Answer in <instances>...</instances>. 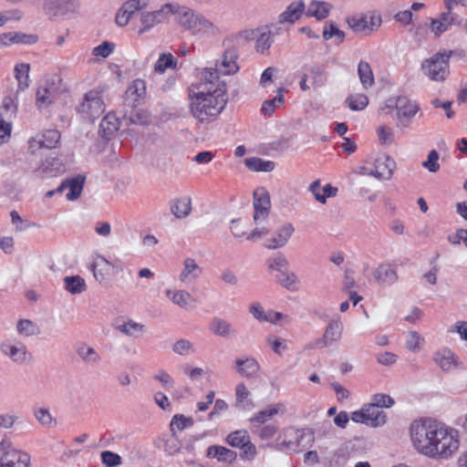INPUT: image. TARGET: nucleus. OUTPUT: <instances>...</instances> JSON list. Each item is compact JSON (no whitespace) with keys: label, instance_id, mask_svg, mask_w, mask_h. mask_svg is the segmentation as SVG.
I'll return each instance as SVG.
<instances>
[{"label":"nucleus","instance_id":"nucleus-1","mask_svg":"<svg viewBox=\"0 0 467 467\" xmlns=\"http://www.w3.org/2000/svg\"><path fill=\"white\" fill-rule=\"evenodd\" d=\"M410 432L415 450L430 459H448L459 449L457 431L436 420H414Z\"/></svg>","mask_w":467,"mask_h":467},{"label":"nucleus","instance_id":"nucleus-2","mask_svg":"<svg viewBox=\"0 0 467 467\" xmlns=\"http://www.w3.org/2000/svg\"><path fill=\"white\" fill-rule=\"evenodd\" d=\"M190 111L200 123L214 121L227 103L226 87L223 82L205 85L199 92L190 93Z\"/></svg>","mask_w":467,"mask_h":467},{"label":"nucleus","instance_id":"nucleus-3","mask_svg":"<svg viewBox=\"0 0 467 467\" xmlns=\"http://www.w3.org/2000/svg\"><path fill=\"white\" fill-rule=\"evenodd\" d=\"M179 23L192 35L214 34L217 28L203 15L188 7H181L178 11Z\"/></svg>","mask_w":467,"mask_h":467},{"label":"nucleus","instance_id":"nucleus-4","mask_svg":"<svg viewBox=\"0 0 467 467\" xmlns=\"http://www.w3.org/2000/svg\"><path fill=\"white\" fill-rule=\"evenodd\" d=\"M239 57L238 49L235 47H227L222 57L215 63V69H209L205 71L204 78L206 80L205 85H213L214 80L218 81L219 74L222 75H233L239 70L237 65V59Z\"/></svg>","mask_w":467,"mask_h":467},{"label":"nucleus","instance_id":"nucleus-5","mask_svg":"<svg viewBox=\"0 0 467 467\" xmlns=\"http://www.w3.org/2000/svg\"><path fill=\"white\" fill-rule=\"evenodd\" d=\"M451 56L452 51H440L424 59L421 63L423 73L433 81H444L450 74L449 62Z\"/></svg>","mask_w":467,"mask_h":467},{"label":"nucleus","instance_id":"nucleus-6","mask_svg":"<svg viewBox=\"0 0 467 467\" xmlns=\"http://www.w3.org/2000/svg\"><path fill=\"white\" fill-rule=\"evenodd\" d=\"M419 106L416 102L410 100L407 97H398L396 102V116L398 128H408L410 124V119L419 111Z\"/></svg>","mask_w":467,"mask_h":467},{"label":"nucleus","instance_id":"nucleus-7","mask_svg":"<svg viewBox=\"0 0 467 467\" xmlns=\"http://www.w3.org/2000/svg\"><path fill=\"white\" fill-rule=\"evenodd\" d=\"M78 111L88 119H96L104 111V103L99 93L90 90L86 93L83 102L78 107Z\"/></svg>","mask_w":467,"mask_h":467},{"label":"nucleus","instance_id":"nucleus-8","mask_svg":"<svg viewBox=\"0 0 467 467\" xmlns=\"http://www.w3.org/2000/svg\"><path fill=\"white\" fill-rule=\"evenodd\" d=\"M372 275L375 282L380 286H390L399 280L395 267L389 263L379 265L374 269Z\"/></svg>","mask_w":467,"mask_h":467},{"label":"nucleus","instance_id":"nucleus-9","mask_svg":"<svg viewBox=\"0 0 467 467\" xmlns=\"http://www.w3.org/2000/svg\"><path fill=\"white\" fill-rule=\"evenodd\" d=\"M373 169L369 170L368 175L379 180H389L396 168L395 161L389 155L375 160Z\"/></svg>","mask_w":467,"mask_h":467},{"label":"nucleus","instance_id":"nucleus-10","mask_svg":"<svg viewBox=\"0 0 467 467\" xmlns=\"http://www.w3.org/2000/svg\"><path fill=\"white\" fill-rule=\"evenodd\" d=\"M271 207L269 192L264 188H256L254 192V220L268 215Z\"/></svg>","mask_w":467,"mask_h":467},{"label":"nucleus","instance_id":"nucleus-11","mask_svg":"<svg viewBox=\"0 0 467 467\" xmlns=\"http://www.w3.org/2000/svg\"><path fill=\"white\" fill-rule=\"evenodd\" d=\"M303 69L305 71L303 74L307 77L313 89L317 90L325 86L327 80L325 65L317 63L306 65Z\"/></svg>","mask_w":467,"mask_h":467},{"label":"nucleus","instance_id":"nucleus-12","mask_svg":"<svg viewBox=\"0 0 467 467\" xmlns=\"http://www.w3.org/2000/svg\"><path fill=\"white\" fill-rule=\"evenodd\" d=\"M209 330L214 336L224 339H234L237 337V330L226 319L219 317H214L211 320Z\"/></svg>","mask_w":467,"mask_h":467},{"label":"nucleus","instance_id":"nucleus-13","mask_svg":"<svg viewBox=\"0 0 467 467\" xmlns=\"http://www.w3.org/2000/svg\"><path fill=\"white\" fill-rule=\"evenodd\" d=\"M65 170L66 167L62 160L57 157H48L34 169L33 172L36 176L54 177L63 173Z\"/></svg>","mask_w":467,"mask_h":467},{"label":"nucleus","instance_id":"nucleus-14","mask_svg":"<svg viewBox=\"0 0 467 467\" xmlns=\"http://www.w3.org/2000/svg\"><path fill=\"white\" fill-rule=\"evenodd\" d=\"M0 349L3 354L17 364H24L26 360L32 358L31 353L28 352L26 347L21 342H18L16 345L3 343L0 346Z\"/></svg>","mask_w":467,"mask_h":467},{"label":"nucleus","instance_id":"nucleus-15","mask_svg":"<svg viewBox=\"0 0 467 467\" xmlns=\"http://www.w3.org/2000/svg\"><path fill=\"white\" fill-rule=\"evenodd\" d=\"M73 8L71 0H43V10L49 18L66 15Z\"/></svg>","mask_w":467,"mask_h":467},{"label":"nucleus","instance_id":"nucleus-16","mask_svg":"<svg viewBox=\"0 0 467 467\" xmlns=\"http://www.w3.org/2000/svg\"><path fill=\"white\" fill-rule=\"evenodd\" d=\"M306 10V4L303 0L292 2L284 12L278 16L279 24H294L299 20Z\"/></svg>","mask_w":467,"mask_h":467},{"label":"nucleus","instance_id":"nucleus-17","mask_svg":"<svg viewBox=\"0 0 467 467\" xmlns=\"http://www.w3.org/2000/svg\"><path fill=\"white\" fill-rule=\"evenodd\" d=\"M342 330V322L338 319H332L326 327L323 337L317 340V345L324 348L332 342L337 341L341 337Z\"/></svg>","mask_w":467,"mask_h":467},{"label":"nucleus","instance_id":"nucleus-18","mask_svg":"<svg viewBox=\"0 0 467 467\" xmlns=\"http://www.w3.org/2000/svg\"><path fill=\"white\" fill-rule=\"evenodd\" d=\"M295 228L292 223H286L277 229L275 236L268 240L265 246L268 249H276L286 244L293 234Z\"/></svg>","mask_w":467,"mask_h":467},{"label":"nucleus","instance_id":"nucleus-19","mask_svg":"<svg viewBox=\"0 0 467 467\" xmlns=\"http://www.w3.org/2000/svg\"><path fill=\"white\" fill-rule=\"evenodd\" d=\"M146 94V84L143 79L137 78L132 81V83L128 87L125 99L124 105L125 107H133V104L139 99H141Z\"/></svg>","mask_w":467,"mask_h":467},{"label":"nucleus","instance_id":"nucleus-20","mask_svg":"<svg viewBox=\"0 0 467 467\" xmlns=\"http://www.w3.org/2000/svg\"><path fill=\"white\" fill-rule=\"evenodd\" d=\"M112 269V265L103 256L98 255L92 265L91 271L94 277L100 284L108 280Z\"/></svg>","mask_w":467,"mask_h":467},{"label":"nucleus","instance_id":"nucleus-21","mask_svg":"<svg viewBox=\"0 0 467 467\" xmlns=\"http://www.w3.org/2000/svg\"><path fill=\"white\" fill-rule=\"evenodd\" d=\"M130 109H126L123 113L122 119L127 121V124L134 125H149L150 121V114L147 110L142 109H137V106L133 104V107H130Z\"/></svg>","mask_w":467,"mask_h":467},{"label":"nucleus","instance_id":"nucleus-22","mask_svg":"<svg viewBox=\"0 0 467 467\" xmlns=\"http://www.w3.org/2000/svg\"><path fill=\"white\" fill-rule=\"evenodd\" d=\"M54 85V81L50 83L47 80L43 85L38 87L36 93V105L38 109L46 108L52 104L55 90Z\"/></svg>","mask_w":467,"mask_h":467},{"label":"nucleus","instance_id":"nucleus-23","mask_svg":"<svg viewBox=\"0 0 467 467\" xmlns=\"http://www.w3.org/2000/svg\"><path fill=\"white\" fill-rule=\"evenodd\" d=\"M206 456L215 458L218 462L233 463L237 458V453L224 446L211 445L207 448Z\"/></svg>","mask_w":467,"mask_h":467},{"label":"nucleus","instance_id":"nucleus-24","mask_svg":"<svg viewBox=\"0 0 467 467\" xmlns=\"http://www.w3.org/2000/svg\"><path fill=\"white\" fill-rule=\"evenodd\" d=\"M309 191L313 193L317 202L324 204L327 202V198L335 197L338 190L337 187L327 183L322 188L321 192L320 181L317 180L310 184Z\"/></svg>","mask_w":467,"mask_h":467},{"label":"nucleus","instance_id":"nucleus-25","mask_svg":"<svg viewBox=\"0 0 467 467\" xmlns=\"http://www.w3.org/2000/svg\"><path fill=\"white\" fill-rule=\"evenodd\" d=\"M165 18L166 13L164 12L163 8L154 12L142 13L140 16V22L143 26L139 30L138 33L142 35L146 31L152 28L155 25L163 22Z\"/></svg>","mask_w":467,"mask_h":467},{"label":"nucleus","instance_id":"nucleus-26","mask_svg":"<svg viewBox=\"0 0 467 467\" xmlns=\"http://www.w3.org/2000/svg\"><path fill=\"white\" fill-rule=\"evenodd\" d=\"M76 353L78 358L86 364L97 365L100 362L101 358L94 348L89 347L84 342H80L76 346Z\"/></svg>","mask_w":467,"mask_h":467},{"label":"nucleus","instance_id":"nucleus-27","mask_svg":"<svg viewBox=\"0 0 467 467\" xmlns=\"http://www.w3.org/2000/svg\"><path fill=\"white\" fill-rule=\"evenodd\" d=\"M119 125L120 121L114 114H108L102 119L99 132L104 139L110 140L119 129Z\"/></svg>","mask_w":467,"mask_h":467},{"label":"nucleus","instance_id":"nucleus-28","mask_svg":"<svg viewBox=\"0 0 467 467\" xmlns=\"http://www.w3.org/2000/svg\"><path fill=\"white\" fill-rule=\"evenodd\" d=\"M235 365L238 373L245 378H254L260 369L259 363L254 358H247L245 359L237 358Z\"/></svg>","mask_w":467,"mask_h":467},{"label":"nucleus","instance_id":"nucleus-29","mask_svg":"<svg viewBox=\"0 0 467 467\" xmlns=\"http://www.w3.org/2000/svg\"><path fill=\"white\" fill-rule=\"evenodd\" d=\"M367 420L368 421V426L376 428L382 426L386 423L387 415L386 413L375 406L373 403H368L364 405Z\"/></svg>","mask_w":467,"mask_h":467},{"label":"nucleus","instance_id":"nucleus-30","mask_svg":"<svg viewBox=\"0 0 467 467\" xmlns=\"http://www.w3.org/2000/svg\"><path fill=\"white\" fill-rule=\"evenodd\" d=\"M331 8L332 5L327 2L313 0L308 5L306 16L323 20L328 16Z\"/></svg>","mask_w":467,"mask_h":467},{"label":"nucleus","instance_id":"nucleus-31","mask_svg":"<svg viewBox=\"0 0 467 467\" xmlns=\"http://www.w3.org/2000/svg\"><path fill=\"white\" fill-rule=\"evenodd\" d=\"M202 274V269L199 266L195 260L187 257L183 262V270L180 275L182 282H187L197 279Z\"/></svg>","mask_w":467,"mask_h":467},{"label":"nucleus","instance_id":"nucleus-32","mask_svg":"<svg viewBox=\"0 0 467 467\" xmlns=\"http://www.w3.org/2000/svg\"><path fill=\"white\" fill-rule=\"evenodd\" d=\"M322 36L326 41L331 39L332 37H335L336 44L339 45L344 42L346 34L344 31L338 28V26L334 21L329 20L327 21L324 25Z\"/></svg>","mask_w":467,"mask_h":467},{"label":"nucleus","instance_id":"nucleus-33","mask_svg":"<svg viewBox=\"0 0 467 467\" xmlns=\"http://www.w3.org/2000/svg\"><path fill=\"white\" fill-rule=\"evenodd\" d=\"M191 211L192 201L190 198L176 199L171 203V212L176 218H185Z\"/></svg>","mask_w":467,"mask_h":467},{"label":"nucleus","instance_id":"nucleus-34","mask_svg":"<svg viewBox=\"0 0 467 467\" xmlns=\"http://www.w3.org/2000/svg\"><path fill=\"white\" fill-rule=\"evenodd\" d=\"M86 177L81 174H78L75 177L68 179V189L69 192L67 193V199L68 201L77 200L83 191Z\"/></svg>","mask_w":467,"mask_h":467},{"label":"nucleus","instance_id":"nucleus-35","mask_svg":"<svg viewBox=\"0 0 467 467\" xmlns=\"http://www.w3.org/2000/svg\"><path fill=\"white\" fill-rule=\"evenodd\" d=\"M433 359L442 370H449L456 365L454 354L449 348H444L441 351L436 352Z\"/></svg>","mask_w":467,"mask_h":467},{"label":"nucleus","instance_id":"nucleus-36","mask_svg":"<svg viewBox=\"0 0 467 467\" xmlns=\"http://www.w3.org/2000/svg\"><path fill=\"white\" fill-rule=\"evenodd\" d=\"M245 166L253 171H272L275 164L272 161H265L261 158L251 157L244 160Z\"/></svg>","mask_w":467,"mask_h":467},{"label":"nucleus","instance_id":"nucleus-37","mask_svg":"<svg viewBox=\"0 0 467 467\" xmlns=\"http://www.w3.org/2000/svg\"><path fill=\"white\" fill-rule=\"evenodd\" d=\"M358 74L359 80L365 89L372 87L374 84V74L370 65L366 61H359L358 66Z\"/></svg>","mask_w":467,"mask_h":467},{"label":"nucleus","instance_id":"nucleus-38","mask_svg":"<svg viewBox=\"0 0 467 467\" xmlns=\"http://www.w3.org/2000/svg\"><path fill=\"white\" fill-rule=\"evenodd\" d=\"M60 140V133L57 130H46L40 135L37 142L41 148L54 149Z\"/></svg>","mask_w":467,"mask_h":467},{"label":"nucleus","instance_id":"nucleus-39","mask_svg":"<svg viewBox=\"0 0 467 467\" xmlns=\"http://www.w3.org/2000/svg\"><path fill=\"white\" fill-rule=\"evenodd\" d=\"M29 64L21 63L16 66L15 75L18 82V90H25L29 86Z\"/></svg>","mask_w":467,"mask_h":467},{"label":"nucleus","instance_id":"nucleus-40","mask_svg":"<svg viewBox=\"0 0 467 467\" xmlns=\"http://www.w3.org/2000/svg\"><path fill=\"white\" fill-rule=\"evenodd\" d=\"M177 59L171 53H162L154 65V71L162 74L168 68H175Z\"/></svg>","mask_w":467,"mask_h":467},{"label":"nucleus","instance_id":"nucleus-41","mask_svg":"<svg viewBox=\"0 0 467 467\" xmlns=\"http://www.w3.org/2000/svg\"><path fill=\"white\" fill-rule=\"evenodd\" d=\"M64 284L67 291L72 295L80 294L86 290L85 281L79 275L66 276Z\"/></svg>","mask_w":467,"mask_h":467},{"label":"nucleus","instance_id":"nucleus-42","mask_svg":"<svg viewBox=\"0 0 467 467\" xmlns=\"http://www.w3.org/2000/svg\"><path fill=\"white\" fill-rule=\"evenodd\" d=\"M284 91L285 88H279L277 89V95L274 99L264 101L261 109L264 115L270 116L275 111L276 106H280L284 103Z\"/></svg>","mask_w":467,"mask_h":467},{"label":"nucleus","instance_id":"nucleus-43","mask_svg":"<svg viewBox=\"0 0 467 467\" xmlns=\"http://www.w3.org/2000/svg\"><path fill=\"white\" fill-rule=\"evenodd\" d=\"M226 441L232 447H244L245 443H249V435L246 431H235L226 437Z\"/></svg>","mask_w":467,"mask_h":467},{"label":"nucleus","instance_id":"nucleus-44","mask_svg":"<svg viewBox=\"0 0 467 467\" xmlns=\"http://www.w3.org/2000/svg\"><path fill=\"white\" fill-rule=\"evenodd\" d=\"M258 35L255 40V50L258 53L264 54L267 51L272 44L273 39L270 37V33H267L266 30L261 31L257 29Z\"/></svg>","mask_w":467,"mask_h":467},{"label":"nucleus","instance_id":"nucleus-45","mask_svg":"<svg viewBox=\"0 0 467 467\" xmlns=\"http://www.w3.org/2000/svg\"><path fill=\"white\" fill-rule=\"evenodd\" d=\"M194 421L191 417H185L183 414H175L170 423L171 431H176V430L182 431L187 427H192Z\"/></svg>","mask_w":467,"mask_h":467},{"label":"nucleus","instance_id":"nucleus-46","mask_svg":"<svg viewBox=\"0 0 467 467\" xmlns=\"http://www.w3.org/2000/svg\"><path fill=\"white\" fill-rule=\"evenodd\" d=\"M276 282L288 290L293 289L297 283V276L293 272H288L287 269L279 272L275 276Z\"/></svg>","mask_w":467,"mask_h":467},{"label":"nucleus","instance_id":"nucleus-47","mask_svg":"<svg viewBox=\"0 0 467 467\" xmlns=\"http://www.w3.org/2000/svg\"><path fill=\"white\" fill-rule=\"evenodd\" d=\"M347 102L351 110L358 111L364 109L368 104V98L365 94L350 95Z\"/></svg>","mask_w":467,"mask_h":467},{"label":"nucleus","instance_id":"nucleus-48","mask_svg":"<svg viewBox=\"0 0 467 467\" xmlns=\"http://www.w3.org/2000/svg\"><path fill=\"white\" fill-rule=\"evenodd\" d=\"M281 404H275L267 407L266 409L258 411L252 419V421H256L258 423H265L275 415L278 413L279 407Z\"/></svg>","mask_w":467,"mask_h":467},{"label":"nucleus","instance_id":"nucleus-49","mask_svg":"<svg viewBox=\"0 0 467 467\" xmlns=\"http://www.w3.org/2000/svg\"><path fill=\"white\" fill-rule=\"evenodd\" d=\"M34 415L38 422L47 428L53 427L56 424V420L52 417L48 409L37 408L34 410Z\"/></svg>","mask_w":467,"mask_h":467},{"label":"nucleus","instance_id":"nucleus-50","mask_svg":"<svg viewBox=\"0 0 467 467\" xmlns=\"http://www.w3.org/2000/svg\"><path fill=\"white\" fill-rule=\"evenodd\" d=\"M16 329L18 334L30 337L38 333L37 326L29 319H20L17 322Z\"/></svg>","mask_w":467,"mask_h":467},{"label":"nucleus","instance_id":"nucleus-51","mask_svg":"<svg viewBox=\"0 0 467 467\" xmlns=\"http://www.w3.org/2000/svg\"><path fill=\"white\" fill-rule=\"evenodd\" d=\"M9 43L32 45L36 43L38 37L36 35H27L21 32H9Z\"/></svg>","mask_w":467,"mask_h":467},{"label":"nucleus","instance_id":"nucleus-52","mask_svg":"<svg viewBox=\"0 0 467 467\" xmlns=\"http://www.w3.org/2000/svg\"><path fill=\"white\" fill-rule=\"evenodd\" d=\"M23 452L19 451H16L13 449H8V451H5L1 457L0 460V466L1 467H15L16 460L18 461V458H20V455H22Z\"/></svg>","mask_w":467,"mask_h":467},{"label":"nucleus","instance_id":"nucleus-53","mask_svg":"<svg viewBox=\"0 0 467 467\" xmlns=\"http://www.w3.org/2000/svg\"><path fill=\"white\" fill-rule=\"evenodd\" d=\"M148 5V0H129L122 5L120 9L124 14L132 16L136 11L141 10Z\"/></svg>","mask_w":467,"mask_h":467},{"label":"nucleus","instance_id":"nucleus-54","mask_svg":"<svg viewBox=\"0 0 467 467\" xmlns=\"http://www.w3.org/2000/svg\"><path fill=\"white\" fill-rule=\"evenodd\" d=\"M118 329L127 336L134 337L136 333L142 332L144 330V326L136 323L133 320H129L128 322L119 325Z\"/></svg>","mask_w":467,"mask_h":467},{"label":"nucleus","instance_id":"nucleus-55","mask_svg":"<svg viewBox=\"0 0 467 467\" xmlns=\"http://www.w3.org/2000/svg\"><path fill=\"white\" fill-rule=\"evenodd\" d=\"M267 265L269 269L281 272L287 269L289 263L282 253H278L275 257L268 260Z\"/></svg>","mask_w":467,"mask_h":467},{"label":"nucleus","instance_id":"nucleus-56","mask_svg":"<svg viewBox=\"0 0 467 467\" xmlns=\"http://www.w3.org/2000/svg\"><path fill=\"white\" fill-rule=\"evenodd\" d=\"M182 448V443L178 440L176 431L171 432V435L170 438L165 440L164 442V450L167 451L170 455H174L175 453L179 452Z\"/></svg>","mask_w":467,"mask_h":467},{"label":"nucleus","instance_id":"nucleus-57","mask_svg":"<svg viewBox=\"0 0 467 467\" xmlns=\"http://www.w3.org/2000/svg\"><path fill=\"white\" fill-rule=\"evenodd\" d=\"M171 300L181 307H186L192 299L191 294L185 290H177L170 297Z\"/></svg>","mask_w":467,"mask_h":467},{"label":"nucleus","instance_id":"nucleus-58","mask_svg":"<svg viewBox=\"0 0 467 467\" xmlns=\"http://www.w3.org/2000/svg\"><path fill=\"white\" fill-rule=\"evenodd\" d=\"M347 23L355 32H361L368 28V21L364 16H349L347 18Z\"/></svg>","mask_w":467,"mask_h":467},{"label":"nucleus","instance_id":"nucleus-59","mask_svg":"<svg viewBox=\"0 0 467 467\" xmlns=\"http://www.w3.org/2000/svg\"><path fill=\"white\" fill-rule=\"evenodd\" d=\"M439 153L436 150H431L428 154L427 161H423L422 166L431 172H436L440 169Z\"/></svg>","mask_w":467,"mask_h":467},{"label":"nucleus","instance_id":"nucleus-60","mask_svg":"<svg viewBox=\"0 0 467 467\" xmlns=\"http://www.w3.org/2000/svg\"><path fill=\"white\" fill-rule=\"evenodd\" d=\"M371 403L381 410L390 408L394 404V400L389 395L378 393L373 395Z\"/></svg>","mask_w":467,"mask_h":467},{"label":"nucleus","instance_id":"nucleus-61","mask_svg":"<svg viewBox=\"0 0 467 467\" xmlns=\"http://www.w3.org/2000/svg\"><path fill=\"white\" fill-rule=\"evenodd\" d=\"M115 45L109 41H104L94 47L92 54L95 57H108L114 50Z\"/></svg>","mask_w":467,"mask_h":467},{"label":"nucleus","instance_id":"nucleus-62","mask_svg":"<svg viewBox=\"0 0 467 467\" xmlns=\"http://www.w3.org/2000/svg\"><path fill=\"white\" fill-rule=\"evenodd\" d=\"M380 144H390L394 140V133L391 128L380 126L377 129Z\"/></svg>","mask_w":467,"mask_h":467},{"label":"nucleus","instance_id":"nucleus-63","mask_svg":"<svg viewBox=\"0 0 467 467\" xmlns=\"http://www.w3.org/2000/svg\"><path fill=\"white\" fill-rule=\"evenodd\" d=\"M173 352L179 355H187L193 352V345L187 339L176 341L172 347Z\"/></svg>","mask_w":467,"mask_h":467},{"label":"nucleus","instance_id":"nucleus-64","mask_svg":"<svg viewBox=\"0 0 467 467\" xmlns=\"http://www.w3.org/2000/svg\"><path fill=\"white\" fill-rule=\"evenodd\" d=\"M101 461L104 464L114 467L121 463V457L110 451H105L101 452Z\"/></svg>","mask_w":467,"mask_h":467}]
</instances>
